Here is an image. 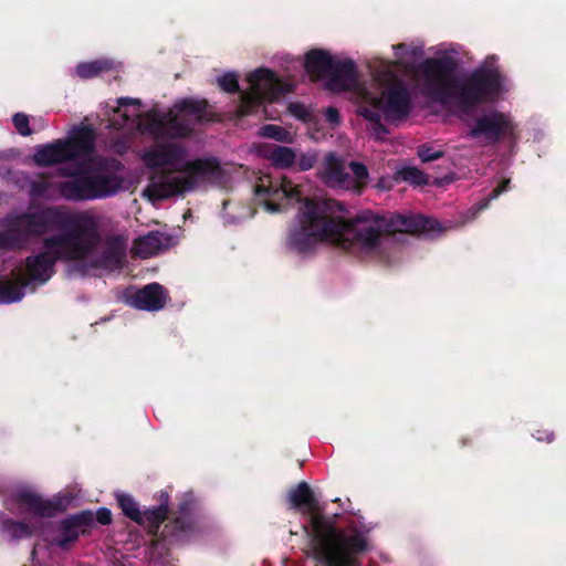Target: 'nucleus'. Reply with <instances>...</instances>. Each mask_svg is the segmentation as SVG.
<instances>
[{"mask_svg": "<svg viewBox=\"0 0 566 566\" xmlns=\"http://www.w3.org/2000/svg\"><path fill=\"white\" fill-rule=\"evenodd\" d=\"M255 193L270 213L281 212L294 202H301L296 222L287 239L290 249L297 253L310 252L321 243L329 242L363 255H381L391 241V232L421 230L440 233L451 228V224L442 227L438 220L421 216H396L388 222L371 212H364L354 220H347L334 216L327 202L304 197L303 190L287 178L275 182L270 177L261 178Z\"/></svg>", "mask_w": 566, "mask_h": 566, "instance_id": "1", "label": "nucleus"}, {"mask_svg": "<svg viewBox=\"0 0 566 566\" xmlns=\"http://www.w3.org/2000/svg\"><path fill=\"white\" fill-rule=\"evenodd\" d=\"M60 220L57 210L46 209L0 221V248H15L30 234L57 231L45 239L38 255L27 260L25 273H17L14 282L0 280V304L19 302L24 295L22 287L28 282H46L57 260L76 261L83 273L90 269L115 270L122 266L126 243L117 239L107 249L99 247L98 222L94 216L82 214L66 229L59 227Z\"/></svg>", "mask_w": 566, "mask_h": 566, "instance_id": "2", "label": "nucleus"}, {"mask_svg": "<svg viewBox=\"0 0 566 566\" xmlns=\"http://www.w3.org/2000/svg\"><path fill=\"white\" fill-rule=\"evenodd\" d=\"M392 49L394 61L376 56L366 62L370 80L363 83L352 60L333 56L321 49L308 51L304 59L305 71L312 80L321 81L329 91L350 93L357 114L369 123L371 135L379 140L386 135L380 122L400 120L410 108L408 91L392 67L410 70L422 53L421 46L416 44H397Z\"/></svg>", "mask_w": 566, "mask_h": 566, "instance_id": "3", "label": "nucleus"}, {"mask_svg": "<svg viewBox=\"0 0 566 566\" xmlns=\"http://www.w3.org/2000/svg\"><path fill=\"white\" fill-rule=\"evenodd\" d=\"M94 133L88 127H74L64 139L39 146L32 159L38 166L67 161L82 164L59 169L63 180L40 178L31 182L33 197L69 200H94L111 197L124 188L123 166L116 159L93 157Z\"/></svg>", "mask_w": 566, "mask_h": 566, "instance_id": "4", "label": "nucleus"}, {"mask_svg": "<svg viewBox=\"0 0 566 566\" xmlns=\"http://www.w3.org/2000/svg\"><path fill=\"white\" fill-rule=\"evenodd\" d=\"M413 77L424 95L452 111L494 101L509 90L493 63L486 62L470 78H460L454 60L447 55L427 60L415 70Z\"/></svg>", "mask_w": 566, "mask_h": 566, "instance_id": "5", "label": "nucleus"}, {"mask_svg": "<svg viewBox=\"0 0 566 566\" xmlns=\"http://www.w3.org/2000/svg\"><path fill=\"white\" fill-rule=\"evenodd\" d=\"M140 160L149 169H160L143 191V196L153 203L182 196L205 182H217L221 176L216 160L192 157L185 146L175 142L145 148Z\"/></svg>", "mask_w": 566, "mask_h": 566, "instance_id": "6", "label": "nucleus"}, {"mask_svg": "<svg viewBox=\"0 0 566 566\" xmlns=\"http://www.w3.org/2000/svg\"><path fill=\"white\" fill-rule=\"evenodd\" d=\"M118 106L109 119L115 129L138 130L156 139H175L186 137L192 126L206 119L207 103L197 99H182L167 113L156 109L145 113L138 99L119 98Z\"/></svg>", "mask_w": 566, "mask_h": 566, "instance_id": "7", "label": "nucleus"}, {"mask_svg": "<svg viewBox=\"0 0 566 566\" xmlns=\"http://www.w3.org/2000/svg\"><path fill=\"white\" fill-rule=\"evenodd\" d=\"M294 507H303L311 522V536L316 556L327 566H355V554L366 547L360 535H347L337 531L323 517L310 486L301 482L289 493Z\"/></svg>", "mask_w": 566, "mask_h": 566, "instance_id": "8", "label": "nucleus"}, {"mask_svg": "<svg viewBox=\"0 0 566 566\" xmlns=\"http://www.w3.org/2000/svg\"><path fill=\"white\" fill-rule=\"evenodd\" d=\"M247 81L249 88L242 93L238 109L240 116L259 113L268 115L266 103L277 99L291 91V85L281 81L271 70L258 69L251 72Z\"/></svg>", "mask_w": 566, "mask_h": 566, "instance_id": "9", "label": "nucleus"}, {"mask_svg": "<svg viewBox=\"0 0 566 566\" xmlns=\"http://www.w3.org/2000/svg\"><path fill=\"white\" fill-rule=\"evenodd\" d=\"M15 500L19 502L20 510L30 515V525L24 523H8L4 531L13 538L30 536L36 533L39 521L52 513V505L44 502L34 492L29 489H21L15 494Z\"/></svg>", "mask_w": 566, "mask_h": 566, "instance_id": "10", "label": "nucleus"}, {"mask_svg": "<svg viewBox=\"0 0 566 566\" xmlns=\"http://www.w3.org/2000/svg\"><path fill=\"white\" fill-rule=\"evenodd\" d=\"M350 170L354 176L344 171V166L333 154H329L322 168V178L333 188L359 190L367 181V168L358 163H350Z\"/></svg>", "mask_w": 566, "mask_h": 566, "instance_id": "11", "label": "nucleus"}, {"mask_svg": "<svg viewBox=\"0 0 566 566\" xmlns=\"http://www.w3.org/2000/svg\"><path fill=\"white\" fill-rule=\"evenodd\" d=\"M514 130L511 117L504 113L490 112L479 117L471 126L470 135L485 142H495Z\"/></svg>", "mask_w": 566, "mask_h": 566, "instance_id": "12", "label": "nucleus"}, {"mask_svg": "<svg viewBox=\"0 0 566 566\" xmlns=\"http://www.w3.org/2000/svg\"><path fill=\"white\" fill-rule=\"evenodd\" d=\"M94 517L99 524H108L112 520V513L108 509L102 507L95 514L82 512L70 517L62 524L63 537L56 539L57 544L64 546L66 543L77 538L80 532H83L85 526L91 525Z\"/></svg>", "mask_w": 566, "mask_h": 566, "instance_id": "13", "label": "nucleus"}, {"mask_svg": "<svg viewBox=\"0 0 566 566\" xmlns=\"http://www.w3.org/2000/svg\"><path fill=\"white\" fill-rule=\"evenodd\" d=\"M126 302L135 308L158 311L164 307L166 295L159 284H149L143 290L127 295Z\"/></svg>", "mask_w": 566, "mask_h": 566, "instance_id": "14", "label": "nucleus"}, {"mask_svg": "<svg viewBox=\"0 0 566 566\" xmlns=\"http://www.w3.org/2000/svg\"><path fill=\"white\" fill-rule=\"evenodd\" d=\"M170 243L169 237L159 232H149L135 240L133 251L140 258H149L166 250Z\"/></svg>", "mask_w": 566, "mask_h": 566, "instance_id": "15", "label": "nucleus"}, {"mask_svg": "<svg viewBox=\"0 0 566 566\" xmlns=\"http://www.w3.org/2000/svg\"><path fill=\"white\" fill-rule=\"evenodd\" d=\"M163 504L156 509L146 510L142 512L143 521L137 522L140 525L148 526L150 530H156L165 520L167 514L168 495L163 494Z\"/></svg>", "mask_w": 566, "mask_h": 566, "instance_id": "16", "label": "nucleus"}, {"mask_svg": "<svg viewBox=\"0 0 566 566\" xmlns=\"http://www.w3.org/2000/svg\"><path fill=\"white\" fill-rule=\"evenodd\" d=\"M266 157L277 168H289L296 161L295 151L284 146H276Z\"/></svg>", "mask_w": 566, "mask_h": 566, "instance_id": "17", "label": "nucleus"}, {"mask_svg": "<svg viewBox=\"0 0 566 566\" xmlns=\"http://www.w3.org/2000/svg\"><path fill=\"white\" fill-rule=\"evenodd\" d=\"M111 69H113V62L111 61H92L78 64L76 66V74L82 78H90Z\"/></svg>", "mask_w": 566, "mask_h": 566, "instance_id": "18", "label": "nucleus"}, {"mask_svg": "<svg viewBox=\"0 0 566 566\" xmlns=\"http://www.w3.org/2000/svg\"><path fill=\"white\" fill-rule=\"evenodd\" d=\"M396 180H402L416 186L427 184V176L416 167L403 166L396 171Z\"/></svg>", "mask_w": 566, "mask_h": 566, "instance_id": "19", "label": "nucleus"}, {"mask_svg": "<svg viewBox=\"0 0 566 566\" xmlns=\"http://www.w3.org/2000/svg\"><path fill=\"white\" fill-rule=\"evenodd\" d=\"M116 499L123 513L127 517L136 523L143 521L142 511H139L137 503L132 496L124 493H117Z\"/></svg>", "mask_w": 566, "mask_h": 566, "instance_id": "20", "label": "nucleus"}, {"mask_svg": "<svg viewBox=\"0 0 566 566\" xmlns=\"http://www.w3.org/2000/svg\"><path fill=\"white\" fill-rule=\"evenodd\" d=\"M259 135L261 137L271 138V139L282 142V143H291L292 142V135L289 130H286L285 128L281 127V126L273 125V124L262 126L259 130Z\"/></svg>", "mask_w": 566, "mask_h": 566, "instance_id": "21", "label": "nucleus"}, {"mask_svg": "<svg viewBox=\"0 0 566 566\" xmlns=\"http://www.w3.org/2000/svg\"><path fill=\"white\" fill-rule=\"evenodd\" d=\"M289 113L304 123L311 124L314 122V114L310 107L302 103H291L289 105Z\"/></svg>", "mask_w": 566, "mask_h": 566, "instance_id": "22", "label": "nucleus"}, {"mask_svg": "<svg viewBox=\"0 0 566 566\" xmlns=\"http://www.w3.org/2000/svg\"><path fill=\"white\" fill-rule=\"evenodd\" d=\"M217 82L226 92H235L239 87L238 76L235 73H224L217 78Z\"/></svg>", "mask_w": 566, "mask_h": 566, "instance_id": "23", "label": "nucleus"}, {"mask_svg": "<svg viewBox=\"0 0 566 566\" xmlns=\"http://www.w3.org/2000/svg\"><path fill=\"white\" fill-rule=\"evenodd\" d=\"M317 160V155L314 151H307L296 157L297 166L301 170H310L313 168Z\"/></svg>", "mask_w": 566, "mask_h": 566, "instance_id": "24", "label": "nucleus"}, {"mask_svg": "<svg viewBox=\"0 0 566 566\" xmlns=\"http://www.w3.org/2000/svg\"><path fill=\"white\" fill-rule=\"evenodd\" d=\"M13 124L21 135H30L31 130L29 128V118L27 115L21 113L15 114L13 116Z\"/></svg>", "mask_w": 566, "mask_h": 566, "instance_id": "25", "label": "nucleus"}, {"mask_svg": "<svg viewBox=\"0 0 566 566\" xmlns=\"http://www.w3.org/2000/svg\"><path fill=\"white\" fill-rule=\"evenodd\" d=\"M418 155L422 161H431V160H436L441 157L440 151L432 150L431 148H428L424 146L419 148Z\"/></svg>", "mask_w": 566, "mask_h": 566, "instance_id": "26", "label": "nucleus"}, {"mask_svg": "<svg viewBox=\"0 0 566 566\" xmlns=\"http://www.w3.org/2000/svg\"><path fill=\"white\" fill-rule=\"evenodd\" d=\"M324 115H325L326 122L332 127H336L340 124V115H339L338 109H336L335 107L326 108Z\"/></svg>", "mask_w": 566, "mask_h": 566, "instance_id": "27", "label": "nucleus"}, {"mask_svg": "<svg viewBox=\"0 0 566 566\" xmlns=\"http://www.w3.org/2000/svg\"><path fill=\"white\" fill-rule=\"evenodd\" d=\"M486 206H488V202H486V201H485V202H481V203H479V206L474 209V211H471V210H470V211L468 212V213H470V217H468V218L463 221V223H464V222H467V221H469V220L474 219V218H475V216H476V213H478L479 211L483 210L484 208H486Z\"/></svg>", "mask_w": 566, "mask_h": 566, "instance_id": "28", "label": "nucleus"}, {"mask_svg": "<svg viewBox=\"0 0 566 566\" xmlns=\"http://www.w3.org/2000/svg\"><path fill=\"white\" fill-rule=\"evenodd\" d=\"M509 184V180L504 181L500 187H497L496 189H494V191L492 192L491 195V198L490 199H495L497 198L503 191L506 190V186Z\"/></svg>", "mask_w": 566, "mask_h": 566, "instance_id": "29", "label": "nucleus"}, {"mask_svg": "<svg viewBox=\"0 0 566 566\" xmlns=\"http://www.w3.org/2000/svg\"><path fill=\"white\" fill-rule=\"evenodd\" d=\"M541 433H542V432H539V431H538V432H537V434L535 436V438H536L538 441H544V440H546V441H551V440H552V434H551V433H548V432H544V433H545V437H543Z\"/></svg>", "mask_w": 566, "mask_h": 566, "instance_id": "30", "label": "nucleus"}, {"mask_svg": "<svg viewBox=\"0 0 566 566\" xmlns=\"http://www.w3.org/2000/svg\"><path fill=\"white\" fill-rule=\"evenodd\" d=\"M377 186L379 189L385 190V189H389L391 187V184L390 182L386 184L385 180H380Z\"/></svg>", "mask_w": 566, "mask_h": 566, "instance_id": "31", "label": "nucleus"}]
</instances>
